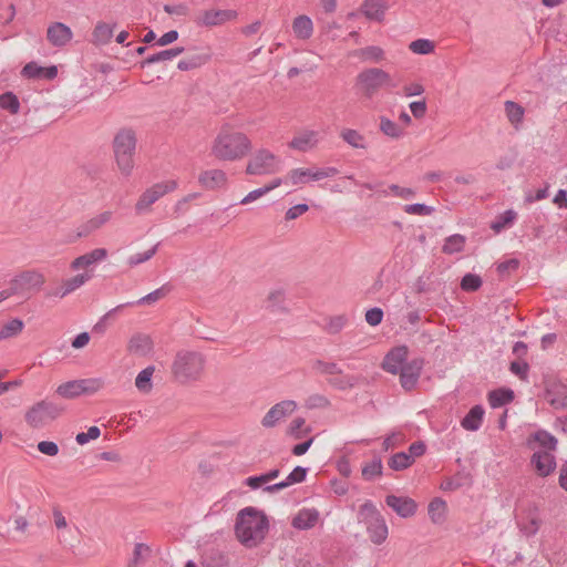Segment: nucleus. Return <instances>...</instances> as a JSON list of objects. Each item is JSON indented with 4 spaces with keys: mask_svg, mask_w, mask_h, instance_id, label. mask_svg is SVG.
I'll return each mask as SVG.
<instances>
[{
    "mask_svg": "<svg viewBox=\"0 0 567 567\" xmlns=\"http://www.w3.org/2000/svg\"><path fill=\"white\" fill-rule=\"evenodd\" d=\"M340 137L353 148H367L365 137L357 130L343 128L340 132Z\"/></svg>",
    "mask_w": 567,
    "mask_h": 567,
    "instance_id": "nucleus-38",
    "label": "nucleus"
},
{
    "mask_svg": "<svg viewBox=\"0 0 567 567\" xmlns=\"http://www.w3.org/2000/svg\"><path fill=\"white\" fill-rule=\"evenodd\" d=\"M155 368L150 365L143 369L135 379V386L142 393H150L153 389L152 377Z\"/></svg>",
    "mask_w": 567,
    "mask_h": 567,
    "instance_id": "nucleus-39",
    "label": "nucleus"
},
{
    "mask_svg": "<svg viewBox=\"0 0 567 567\" xmlns=\"http://www.w3.org/2000/svg\"><path fill=\"white\" fill-rule=\"evenodd\" d=\"M305 424H306V420L303 417H296L290 423L287 433L289 435L293 436L297 440L301 439L302 436H305L306 434L310 433V431H311L310 427L301 430Z\"/></svg>",
    "mask_w": 567,
    "mask_h": 567,
    "instance_id": "nucleus-52",
    "label": "nucleus"
},
{
    "mask_svg": "<svg viewBox=\"0 0 567 567\" xmlns=\"http://www.w3.org/2000/svg\"><path fill=\"white\" fill-rule=\"evenodd\" d=\"M296 409L297 403L292 400H285L276 403L262 417L261 425L266 429L274 427L278 422L292 414Z\"/></svg>",
    "mask_w": 567,
    "mask_h": 567,
    "instance_id": "nucleus-15",
    "label": "nucleus"
},
{
    "mask_svg": "<svg viewBox=\"0 0 567 567\" xmlns=\"http://www.w3.org/2000/svg\"><path fill=\"white\" fill-rule=\"evenodd\" d=\"M43 71V66L38 65L35 62H29L23 66L21 74L28 79H38L42 78Z\"/></svg>",
    "mask_w": 567,
    "mask_h": 567,
    "instance_id": "nucleus-63",
    "label": "nucleus"
},
{
    "mask_svg": "<svg viewBox=\"0 0 567 567\" xmlns=\"http://www.w3.org/2000/svg\"><path fill=\"white\" fill-rule=\"evenodd\" d=\"M519 267V260L516 258H512L508 260H505L503 262H499L497 265V272L501 277L508 276L511 271L517 270Z\"/></svg>",
    "mask_w": 567,
    "mask_h": 567,
    "instance_id": "nucleus-62",
    "label": "nucleus"
},
{
    "mask_svg": "<svg viewBox=\"0 0 567 567\" xmlns=\"http://www.w3.org/2000/svg\"><path fill=\"white\" fill-rule=\"evenodd\" d=\"M24 323L16 318L3 324L0 329V340L9 339L18 336L23 330Z\"/></svg>",
    "mask_w": 567,
    "mask_h": 567,
    "instance_id": "nucleus-43",
    "label": "nucleus"
},
{
    "mask_svg": "<svg viewBox=\"0 0 567 567\" xmlns=\"http://www.w3.org/2000/svg\"><path fill=\"white\" fill-rule=\"evenodd\" d=\"M413 464L411 456H408L406 452H398L393 454L389 461L388 465L393 471H403L409 468Z\"/></svg>",
    "mask_w": 567,
    "mask_h": 567,
    "instance_id": "nucleus-44",
    "label": "nucleus"
},
{
    "mask_svg": "<svg viewBox=\"0 0 567 567\" xmlns=\"http://www.w3.org/2000/svg\"><path fill=\"white\" fill-rule=\"evenodd\" d=\"M107 257L105 248H95L82 256L76 257L71 262V269L78 270L81 268H89L91 265L103 261Z\"/></svg>",
    "mask_w": 567,
    "mask_h": 567,
    "instance_id": "nucleus-24",
    "label": "nucleus"
},
{
    "mask_svg": "<svg viewBox=\"0 0 567 567\" xmlns=\"http://www.w3.org/2000/svg\"><path fill=\"white\" fill-rule=\"evenodd\" d=\"M532 464L539 476H548L556 467L555 456L548 451L535 452L532 456Z\"/></svg>",
    "mask_w": 567,
    "mask_h": 567,
    "instance_id": "nucleus-22",
    "label": "nucleus"
},
{
    "mask_svg": "<svg viewBox=\"0 0 567 567\" xmlns=\"http://www.w3.org/2000/svg\"><path fill=\"white\" fill-rule=\"evenodd\" d=\"M0 107L9 111L11 114H18L20 110V102L16 94L6 92L0 95Z\"/></svg>",
    "mask_w": 567,
    "mask_h": 567,
    "instance_id": "nucleus-47",
    "label": "nucleus"
},
{
    "mask_svg": "<svg viewBox=\"0 0 567 567\" xmlns=\"http://www.w3.org/2000/svg\"><path fill=\"white\" fill-rule=\"evenodd\" d=\"M386 2L384 0H364L361 11L367 19L381 22L384 19Z\"/></svg>",
    "mask_w": 567,
    "mask_h": 567,
    "instance_id": "nucleus-26",
    "label": "nucleus"
},
{
    "mask_svg": "<svg viewBox=\"0 0 567 567\" xmlns=\"http://www.w3.org/2000/svg\"><path fill=\"white\" fill-rule=\"evenodd\" d=\"M203 567H228V556L218 548L206 549L200 559Z\"/></svg>",
    "mask_w": 567,
    "mask_h": 567,
    "instance_id": "nucleus-27",
    "label": "nucleus"
},
{
    "mask_svg": "<svg viewBox=\"0 0 567 567\" xmlns=\"http://www.w3.org/2000/svg\"><path fill=\"white\" fill-rule=\"evenodd\" d=\"M116 164L124 175H130L134 167L133 156L136 148L135 132L131 128L120 130L113 140Z\"/></svg>",
    "mask_w": 567,
    "mask_h": 567,
    "instance_id": "nucleus-5",
    "label": "nucleus"
},
{
    "mask_svg": "<svg viewBox=\"0 0 567 567\" xmlns=\"http://www.w3.org/2000/svg\"><path fill=\"white\" fill-rule=\"evenodd\" d=\"M339 171L336 167H324L317 171L310 168H295L288 173V179L292 185L306 184L310 181H320L336 176Z\"/></svg>",
    "mask_w": 567,
    "mask_h": 567,
    "instance_id": "nucleus-12",
    "label": "nucleus"
},
{
    "mask_svg": "<svg viewBox=\"0 0 567 567\" xmlns=\"http://www.w3.org/2000/svg\"><path fill=\"white\" fill-rule=\"evenodd\" d=\"M44 282L45 278L40 271L25 270L10 281L9 290L12 296H24L32 291H40Z\"/></svg>",
    "mask_w": 567,
    "mask_h": 567,
    "instance_id": "nucleus-10",
    "label": "nucleus"
},
{
    "mask_svg": "<svg viewBox=\"0 0 567 567\" xmlns=\"http://www.w3.org/2000/svg\"><path fill=\"white\" fill-rule=\"evenodd\" d=\"M237 17V12L235 10L228 9H210L200 12L195 19L194 22L198 27L213 28L217 25H221L227 21H230Z\"/></svg>",
    "mask_w": 567,
    "mask_h": 567,
    "instance_id": "nucleus-13",
    "label": "nucleus"
},
{
    "mask_svg": "<svg viewBox=\"0 0 567 567\" xmlns=\"http://www.w3.org/2000/svg\"><path fill=\"white\" fill-rule=\"evenodd\" d=\"M158 246L159 244H155L152 248H150L148 250L144 251V252H138V254H135L133 256H131L128 259H127V265L130 267H135L137 265H141L147 260H150L157 251L158 249Z\"/></svg>",
    "mask_w": 567,
    "mask_h": 567,
    "instance_id": "nucleus-51",
    "label": "nucleus"
},
{
    "mask_svg": "<svg viewBox=\"0 0 567 567\" xmlns=\"http://www.w3.org/2000/svg\"><path fill=\"white\" fill-rule=\"evenodd\" d=\"M514 400V392L511 389H497L488 393V402L492 408H499Z\"/></svg>",
    "mask_w": 567,
    "mask_h": 567,
    "instance_id": "nucleus-37",
    "label": "nucleus"
},
{
    "mask_svg": "<svg viewBox=\"0 0 567 567\" xmlns=\"http://www.w3.org/2000/svg\"><path fill=\"white\" fill-rule=\"evenodd\" d=\"M409 348L406 346H398L392 348L384 357L382 368L391 374H398L402 367L406 363Z\"/></svg>",
    "mask_w": 567,
    "mask_h": 567,
    "instance_id": "nucleus-17",
    "label": "nucleus"
},
{
    "mask_svg": "<svg viewBox=\"0 0 567 567\" xmlns=\"http://www.w3.org/2000/svg\"><path fill=\"white\" fill-rule=\"evenodd\" d=\"M114 27L115 24L110 25L105 22H97L92 33L93 43L99 45L107 44L113 37Z\"/></svg>",
    "mask_w": 567,
    "mask_h": 567,
    "instance_id": "nucleus-35",
    "label": "nucleus"
},
{
    "mask_svg": "<svg viewBox=\"0 0 567 567\" xmlns=\"http://www.w3.org/2000/svg\"><path fill=\"white\" fill-rule=\"evenodd\" d=\"M92 278V275L89 272L78 274L76 276L69 278L63 281L62 287L59 291H56V296L63 298L66 295L73 292L81 286H83L86 281Z\"/></svg>",
    "mask_w": 567,
    "mask_h": 567,
    "instance_id": "nucleus-31",
    "label": "nucleus"
},
{
    "mask_svg": "<svg viewBox=\"0 0 567 567\" xmlns=\"http://www.w3.org/2000/svg\"><path fill=\"white\" fill-rule=\"evenodd\" d=\"M482 286V279L480 276L474 274H466L461 280V288L464 291H476Z\"/></svg>",
    "mask_w": 567,
    "mask_h": 567,
    "instance_id": "nucleus-55",
    "label": "nucleus"
},
{
    "mask_svg": "<svg viewBox=\"0 0 567 567\" xmlns=\"http://www.w3.org/2000/svg\"><path fill=\"white\" fill-rule=\"evenodd\" d=\"M505 112L508 117V121L517 126L523 122L524 117V107L514 101L505 102Z\"/></svg>",
    "mask_w": 567,
    "mask_h": 567,
    "instance_id": "nucleus-42",
    "label": "nucleus"
},
{
    "mask_svg": "<svg viewBox=\"0 0 567 567\" xmlns=\"http://www.w3.org/2000/svg\"><path fill=\"white\" fill-rule=\"evenodd\" d=\"M423 367V358H415L402 367L398 374H400V384L404 390L411 391L415 388Z\"/></svg>",
    "mask_w": 567,
    "mask_h": 567,
    "instance_id": "nucleus-14",
    "label": "nucleus"
},
{
    "mask_svg": "<svg viewBox=\"0 0 567 567\" xmlns=\"http://www.w3.org/2000/svg\"><path fill=\"white\" fill-rule=\"evenodd\" d=\"M380 131L392 138H400L403 135V130L393 121L385 116L380 118Z\"/></svg>",
    "mask_w": 567,
    "mask_h": 567,
    "instance_id": "nucleus-45",
    "label": "nucleus"
},
{
    "mask_svg": "<svg viewBox=\"0 0 567 567\" xmlns=\"http://www.w3.org/2000/svg\"><path fill=\"white\" fill-rule=\"evenodd\" d=\"M183 52H184L183 47H176V48L163 50V51L152 54V55L147 56L145 60H143L141 62V68H145L146 65H150L153 63L172 60L173 58L179 55Z\"/></svg>",
    "mask_w": 567,
    "mask_h": 567,
    "instance_id": "nucleus-36",
    "label": "nucleus"
},
{
    "mask_svg": "<svg viewBox=\"0 0 567 567\" xmlns=\"http://www.w3.org/2000/svg\"><path fill=\"white\" fill-rule=\"evenodd\" d=\"M382 319L383 310L381 308L374 307L365 312V321L372 327L380 324Z\"/></svg>",
    "mask_w": 567,
    "mask_h": 567,
    "instance_id": "nucleus-64",
    "label": "nucleus"
},
{
    "mask_svg": "<svg viewBox=\"0 0 567 567\" xmlns=\"http://www.w3.org/2000/svg\"><path fill=\"white\" fill-rule=\"evenodd\" d=\"M319 520V512L316 508H302L292 518L291 525L299 530H307L316 526Z\"/></svg>",
    "mask_w": 567,
    "mask_h": 567,
    "instance_id": "nucleus-23",
    "label": "nucleus"
},
{
    "mask_svg": "<svg viewBox=\"0 0 567 567\" xmlns=\"http://www.w3.org/2000/svg\"><path fill=\"white\" fill-rule=\"evenodd\" d=\"M484 409L482 405H474L461 421V425L467 431H477L483 421Z\"/></svg>",
    "mask_w": 567,
    "mask_h": 567,
    "instance_id": "nucleus-30",
    "label": "nucleus"
},
{
    "mask_svg": "<svg viewBox=\"0 0 567 567\" xmlns=\"http://www.w3.org/2000/svg\"><path fill=\"white\" fill-rule=\"evenodd\" d=\"M357 54L363 60L380 61L383 59L384 52L380 47L370 45L360 49Z\"/></svg>",
    "mask_w": 567,
    "mask_h": 567,
    "instance_id": "nucleus-53",
    "label": "nucleus"
},
{
    "mask_svg": "<svg viewBox=\"0 0 567 567\" xmlns=\"http://www.w3.org/2000/svg\"><path fill=\"white\" fill-rule=\"evenodd\" d=\"M72 38V30L62 22H53L48 27L47 39L53 47H64Z\"/></svg>",
    "mask_w": 567,
    "mask_h": 567,
    "instance_id": "nucleus-20",
    "label": "nucleus"
},
{
    "mask_svg": "<svg viewBox=\"0 0 567 567\" xmlns=\"http://www.w3.org/2000/svg\"><path fill=\"white\" fill-rule=\"evenodd\" d=\"M410 49L416 54H429L434 51L435 45L427 39H417L411 42Z\"/></svg>",
    "mask_w": 567,
    "mask_h": 567,
    "instance_id": "nucleus-54",
    "label": "nucleus"
},
{
    "mask_svg": "<svg viewBox=\"0 0 567 567\" xmlns=\"http://www.w3.org/2000/svg\"><path fill=\"white\" fill-rule=\"evenodd\" d=\"M313 369H316L317 371H319L322 374L333 375V374H341L342 373V370L338 367L337 363H334V362H326V361H322V360H316L313 362Z\"/></svg>",
    "mask_w": 567,
    "mask_h": 567,
    "instance_id": "nucleus-56",
    "label": "nucleus"
},
{
    "mask_svg": "<svg viewBox=\"0 0 567 567\" xmlns=\"http://www.w3.org/2000/svg\"><path fill=\"white\" fill-rule=\"evenodd\" d=\"M268 528L267 516L254 507H246L237 515L235 533L238 540L246 547L251 548L260 544L265 539Z\"/></svg>",
    "mask_w": 567,
    "mask_h": 567,
    "instance_id": "nucleus-1",
    "label": "nucleus"
},
{
    "mask_svg": "<svg viewBox=\"0 0 567 567\" xmlns=\"http://www.w3.org/2000/svg\"><path fill=\"white\" fill-rule=\"evenodd\" d=\"M210 60L209 53H194L182 59L177 68L181 71H190L200 68Z\"/></svg>",
    "mask_w": 567,
    "mask_h": 567,
    "instance_id": "nucleus-34",
    "label": "nucleus"
},
{
    "mask_svg": "<svg viewBox=\"0 0 567 567\" xmlns=\"http://www.w3.org/2000/svg\"><path fill=\"white\" fill-rule=\"evenodd\" d=\"M348 322V318L344 315L330 317L324 326V330L330 334L339 333Z\"/></svg>",
    "mask_w": 567,
    "mask_h": 567,
    "instance_id": "nucleus-48",
    "label": "nucleus"
},
{
    "mask_svg": "<svg viewBox=\"0 0 567 567\" xmlns=\"http://www.w3.org/2000/svg\"><path fill=\"white\" fill-rule=\"evenodd\" d=\"M317 144H318V132L306 131V132L295 136L289 142V147L300 151V152H307V151L316 147Z\"/></svg>",
    "mask_w": 567,
    "mask_h": 567,
    "instance_id": "nucleus-28",
    "label": "nucleus"
},
{
    "mask_svg": "<svg viewBox=\"0 0 567 567\" xmlns=\"http://www.w3.org/2000/svg\"><path fill=\"white\" fill-rule=\"evenodd\" d=\"M465 241H466V239L463 235L455 234V235L449 236L445 239V243L442 247V251L446 255L461 252L464 249Z\"/></svg>",
    "mask_w": 567,
    "mask_h": 567,
    "instance_id": "nucleus-40",
    "label": "nucleus"
},
{
    "mask_svg": "<svg viewBox=\"0 0 567 567\" xmlns=\"http://www.w3.org/2000/svg\"><path fill=\"white\" fill-rule=\"evenodd\" d=\"M545 399L554 409L567 408V385L556 380L546 382Z\"/></svg>",
    "mask_w": 567,
    "mask_h": 567,
    "instance_id": "nucleus-16",
    "label": "nucleus"
},
{
    "mask_svg": "<svg viewBox=\"0 0 567 567\" xmlns=\"http://www.w3.org/2000/svg\"><path fill=\"white\" fill-rule=\"evenodd\" d=\"M151 555V548L146 544H135L133 558L128 561L127 567H137L142 559Z\"/></svg>",
    "mask_w": 567,
    "mask_h": 567,
    "instance_id": "nucleus-50",
    "label": "nucleus"
},
{
    "mask_svg": "<svg viewBox=\"0 0 567 567\" xmlns=\"http://www.w3.org/2000/svg\"><path fill=\"white\" fill-rule=\"evenodd\" d=\"M64 412V408L55 402L42 400L34 403L24 415L25 422L32 429H39L58 419Z\"/></svg>",
    "mask_w": 567,
    "mask_h": 567,
    "instance_id": "nucleus-7",
    "label": "nucleus"
},
{
    "mask_svg": "<svg viewBox=\"0 0 567 567\" xmlns=\"http://www.w3.org/2000/svg\"><path fill=\"white\" fill-rule=\"evenodd\" d=\"M251 150L250 140L246 134L223 126L216 136L212 153L223 161H235L246 156Z\"/></svg>",
    "mask_w": 567,
    "mask_h": 567,
    "instance_id": "nucleus-2",
    "label": "nucleus"
},
{
    "mask_svg": "<svg viewBox=\"0 0 567 567\" xmlns=\"http://www.w3.org/2000/svg\"><path fill=\"white\" fill-rule=\"evenodd\" d=\"M385 504L403 518L413 516L417 508L415 501L406 496L388 495Z\"/></svg>",
    "mask_w": 567,
    "mask_h": 567,
    "instance_id": "nucleus-19",
    "label": "nucleus"
},
{
    "mask_svg": "<svg viewBox=\"0 0 567 567\" xmlns=\"http://www.w3.org/2000/svg\"><path fill=\"white\" fill-rule=\"evenodd\" d=\"M153 348L152 339L146 334H135L130 339L128 351L138 355H146Z\"/></svg>",
    "mask_w": 567,
    "mask_h": 567,
    "instance_id": "nucleus-29",
    "label": "nucleus"
},
{
    "mask_svg": "<svg viewBox=\"0 0 567 567\" xmlns=\"http://www.w3.org/2000/svg\"><path fill=\"white\" fill-rule=\"evenodd\" d=\"M509 371L517 375L522 381H527L529 364L525 361H513L509 364Z\"/></svg>",
    "mask_w": 567,
    "mask_h": 567,
    "instance_id": "nucleus-58",
    "label": "nucleus"
},
{
    "mask_svg": "<svg viewBox=\"0 0 567 567\" xmlns=\"http://www.w3.org/2000/svg\"><path fill=\"white\" fill-rule=\"evenodd\" d=\"M359 517L365 523L370 539L380 545L388 537V526L384 518L371 501H365L359 509Z\"/></svg>",
    "mask_w": 567,
    "mask_h": 567,
    "instance_id": "nucleus-6",
    "label": "nucleus"
},
{
    "mask_svg": "<svg viewBox=\"0 0 567 567\" xmlns=\"http://www.w3.org/2000/svg\"><path fill=\"white\" fill-rule=\"evenodd\" d=\"M280 159L266 148L258 150L246 166L248 175H270L279 171Z\"/></svg>",
    "mask_w": 567,
    "mask_h": 567,
    "instance_id": "nucleus-9",
    "label": "nucleus"
},
{
    "mask_svg": "<svg viewBox=\"0 0 567 567\" xmlns=\"http://www.w3.org/2000/svg\"><path fill=\"white\" fill-rule=\"evenodd\" d=\"M398 84L393 82L388 72L380 68L362 70L355 78L354 89L365 100H372L382 89H393Z\"/></svg>",
    "mask_w": 567,
    "mask_h": 567,
    "instance_id": "nucleus-4",
    "label": "nucleus"
},
{
    "mask_svg": "<svg viewBox=\"0 0 567 567\" xmlns=\"http://www.w3.org/2000/svg\"><path fill=\"white\" fill-rule=\"evenodd\" d=\"M104 386L100 378L72 380L60 384L55 393L64 399H75L82 394H93Z\"/></svg>",
    "mask_w": 567,
    "mask_h": 567,
    "instance_id": "nucleus-8",
    "label": "nucleus"
},
{
    "mask_svg": "<svg viewBox=\"0 0 567 567\" xmlns=\"http://www.w3.org/2000/svg\"><path fill=\"white\" fill-rule=\"evenodd\" d=\"M446 512V503L440 497L433 498L429 504V515L433 523H441Z\"/></svg>",
    "mask_w": 567,
    "mask_h": 567,
    "instance_id": "nucleus-41",
    "label": "nucleus"
},
{
    "mask_svg": "<svg viewBox=\"0 0 567 567\" xmlns=\"http://www.w3.org/2000/svg\"><path fill=\"white\" fill-rule=\"evenodd\" d=\"M516 218V213L512 209H508L506 212H504L503 214H501L496 220H494L492 224H491V228L495 231V233H499L502 229H504L507 225H509L511 223L514 221V219Z\"/></svg>",
    "mask_w": 567,
    "mask_h": 567,
    "instance_id": "nucleus-49",
    "label": "nucleus"
},
{
    "mask_svg": "<svg viewBox=\"0 0 567 567\" xmlns=\"http://www.w3.org/2000/svg\"><path fill=\"white\" fill-rule=\"evenodd\" d=\"M535 440L548 451L555 450L557 445V440L554 435L546 431H538L535 434Z\"/></svg>",
    "mask_w": 567,
    "mask_h": 567,
    "instance_id": "nucleus-57",
    "label": "nucleus"
},
{
    "mask_svg": "<svg viewBox=\"0 0 567 567\" xmlns=\"http://www.w3.org/2000/svg\"><path fill=\"white\" fill-rule=\"evenodd\" d=\"M267 307L271 309L279 308L285 301V290L275 289L267 296Z\"/></svg>",
    "mask_w": 567,
    "mask_h": 567,
    "instance_id": "nucleus-60",
    "label": "nucleus"
},
{
    "mask_svg": "<svg viewBox=\"0 0 567 567\" xmlns=\"http://www.w3.org/2000/svg\"><path fill=\"white\" fill-rule=\"evenodd\" d=\"M113 213L110 210H105L89 220H86L83 225L80 227L79 236L86 237L100 228H102L105 224H107L112 219Z\"/></svg>",
    "mask_w": 567,
    "mask_h": 567,
    "instance_id": "nucleus-25",
    "label": "nucleus"
},
{
    "mask_svg": "<svg viewBox=\"0 0 567 567\" xmlns=\"http://www.w3.org/2000/svg\"><path fill=\"white\" fill-rule=\"evenodd\" d=\"M292 30L298 39H309L313 32L311 19L308 16H298L292 22Z\"/></svg>",
    "mask_w": 567,
    "mask_h": 567,
    "instance_id": "nucleus-32",
    "label": "nucleus"
},
{
    "mask_svg": "<svg viewBox=\"0 0 567 567\" xmlns=\"http://www.w3.org/2000/svg\"><path fill=\"white\" fill-rule=\"evenodd\" d=\"M206 358L198 351L179 350L172 363L173 378L182 383L198 381L205 370Z\"/></svg>",
    "mask_w": 567,
    "mask_h": 567,
    "instance_id": "nucleus-3",
    "label": "nucleus"
},
{
    "mask_svg": "<svg viewBox=\"0 0 567 567\" xmlns=\"http://www.w3.org/2000/svg\"><path fill=\"white\" fill-rule=\"evenodd\" d=\"M198 183L205 189H218L227 184V175L221 169H208L199 174Z\"/></svg>",
    "mask_w": 567,
    "mask_h": 567,
    "instance_id": "nucleus-21",
    "label": "nucleus"
},
{
    "mask_svg": "<svg viewBox=\"0 0 567 567\" xmlns=\"http://www.w3.org/2000/svg\"><path fill=\"white\" fill-rule=\"evenodd\" d=\"M382 461L380 457L364 464L362 467V476L365 481H372L377 476L382 475Z\"/></svg>",
    "mask_w": 567,
    "mask_h": 567,
    "instance_id": "nucleus-46",
    "label": "nucleus"
},
{
    "mask_svg": "<svg viewBox=\"0 0 567 567\" xmlns=\"http://www.w3.org/2000/svg\"><path fill=\"white\" fill-rule=\"evenodd\" d=\"M404 212L410 215L429 216L434 212V208L425 204H409L404 206Z\"/></svg>",
    "mask_w": 567,
    "mask_h": 567,
    "instance_id": "nucleus-59",
    "label": "nucleus"
},
{
    "mask_svg": "<svg viewBox=\"0 0 567 567\" xmlns=\"http://www.w3.org/2000/svg\"><path fill=\"white\" fill-rule=\"evenodd\" d=\"M363 380L364 378L360 375L346 374L341 377L329 378L327 381L332 388L340 391H346L357 386Z\"/></svg>",
    "mask_w": 567,
    "mask_h": 567,
    "instance_id": "nucleus-33",
    "label": "nucleus"
},
{
    "mask_svg": "<svg viewBox=\"0 0 567 567\" xmlns=\"http://www.w3.org/2000/svg\"><path fill=\"white\" fill-rule=\"evenodd\" d=\"M177 183L175 181H167L164 183L154 184L147 188L138 198L135 204V210L137 214L150 210L151 206L157 202L161 197L169 192L176 189Z\"/></svg>",
    "mask_w": 567,
    "mask_h": 567,
    "instance_id": "nucleus-11",
    "label": "nucleus"
},
{
    "mask_svg": "<svg viewBox=\"0 0 567 567\" xmlns=\"http://www.w3.org/2000/svg\"><path fill=\"white\" fill-rule=\"evenodd\" d=\"M169 290H171V288L167 285H164L161 288L142 297L141 299H138L135 302H126V303L116 306L115 308L111 309L109 312H106L103 316V318L101 319V322H99L97 324L94 326V330L100 329L103 321H105L107 318H110L111 316H113L114 313H116L117 311L123 309L124 307L134 306V305H145V303L150 305V303L156 302L159 299L164 298L169 292Z\"/></svg>",
    "mask_w": 567,
    "mask_h": 567,
    "instance_id": "nucleus-18",
    "label": "nucleus"
},
{
    "mask_svg": "<svg viewBox=\"0 0 567 567\" xmlns=\"http://www.w3.org/2000/svg\"><path fill=\"white\" fill-rule=\"evenodd\" d=\"M330 405V401L322 394H313L310 395L306 401V406L308 409H323Z\"/></svg>",
    "mask_w": 567,
    "mask_h": 567,
    "instance_id": "nucleus-61",
    "label": "nucleus"
}]
</instances>
